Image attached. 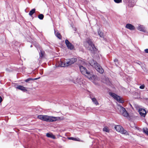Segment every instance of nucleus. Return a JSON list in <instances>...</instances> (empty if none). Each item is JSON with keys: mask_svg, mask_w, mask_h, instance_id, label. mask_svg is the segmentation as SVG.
<instances>
[{"mask_svg": "<svg viewBox=\"0 0 148 148\" xmlns=\"http://www.w3.org/2000/svg\"><path fill=\"white\" fill-rule=\"evenodd\" d=\"M2 101V99L1 97L0 96V103H1Z\"/></svg>", "mask_w": 148, "mask_h": 148, "instance_id": "34", "label": "nucleus"}, {"mask_svg": "<svg viewBox=\"0 0 148 148\" xmlns=\"http://www.w3.org/2000/svg\"><path fill=\"white\" fill-rule=\"evenodd\" d=\"M77 59L76 58H72L70 59H68L65 60L64 62H61L60 64L62 67L67 66L74 64L77 61Z\"/></svg>", "mask_w": 148, "mask_h": 148, "instance_id": "3", "label": "nucleus"}, {"mask_svg": "<svg viewBox=\"0 0 148 148\" xmlns=\"http://www.w3.org/2000/svg\"><path fill=\"white\" fill-rule=\"evenodd\" d=\"M120 108V114H122L123 113L125 112L126 110L125 109V108L122 107L121 106H119Z\"/></svg>", "mask_w": 148, "mask_h": 148, "instance_id": "16", "label": "nucleus"}, {"mask_svg": "<svg viewBox=\"0 0 148 148\" xmlns=\"http://www.w3.org/2000/svg\"><path fill=\"white\" fill-rule=\"evenodd\" d=\"M143 130L144 132L148 135V129L147 128H143Z\"/></svg>", "mask_w": 148, "mask_h": 148, "instance_id": "23", "label": "nucleus"}, {"mask_svg": "<svg viewBox=\"0 0 148 148\" xmlns=\"http://www.w3.org/2000/svg\"><path fill=\"white\" fill-rule=\"evenodd\" d=\"M137 29L140 31L145 32L146 31L145 27L143 25H139L138 27H137Z\"/></svg>", "mask_w": 148, "mask_h": 148, "instance_id": "12", "label": "nucleus"}, {"mask_svg": "<svg viewBox=\"0 0 148 148\" xmlns=\"http://www.w3.org/2000/svg\"><path fill=\"white\" fill-rule=\"evenodd\" d=\"M98 34L101 37L104 38L103 34L102 32H100V31H99L98 32Z\"/></svg>", "mask_w": 148, "mask_h": 148, "instance_id": "26", "label": "nucleus"}, {"mask_svg": "<svg viewBox=\"0 0 148 148\" xmlns=\"http://www.w3.org/2000/svg\"><path fill=\"white\" fill-rule=\"evenodd\" d=\"M141 68L143 69L144 71H146V68L145 65L144 64H141L140 65Z\"/></svg>", "mask_w": 148, "mask_h": 148, "instance_id": "24", "label": "nucleus"}, {"mask_svg": "<svg viewBox=\"0 0 148 148\" xmlns=\"http://www.w3.org/2000/svg\"><path fill=\"white\" fill-rule=\"evenodd\" d=\"M16 88L23 92H25L27 91L25 87L21 85H19L18 86H17Z\"/></svg>", "mask_w": 148, "mask_h": 148, "instance_id": "13", "label": "nucleus"}, {"mask_svg": "<svg viewBox=\"0 0 148 148\" xmlns=\"http://www.w3.org/2000/svg\"><path fill=\"white\" fill-rule=\"evenodd\" d=\"M122 115L125 117H129V114L126 110L122 114Z\"/></svg>", "mask_w": 148, "mask_h": 148, "instance_id": "21", "label": "nucleus"}, {"mask_svg": "<svg viewBox=\"0 0 148 148\" xmlns=\"http://www.w3.org/2000/svg\"><path fill=\"white\" fill-rule=\"evenodd\" d=\"M125 27L130 30H134L135 29V27L134 26L131 24L128 23L125 26Z\"/></svg>", "mask_w": 148, "mask_h": 148, "instance_id": "10", "label": "nucleus"}, {"mask_svg": "<svg viewBox=\"0 0 148 148\" xmlns=\"http://www.w3.org/2000/svg\"><path fill=\"white\" fill-rule=\"evenodd\" d=\"M114 1L116 3H119L122 2V0H114Z\"/></svg>", "mask_w": 148, "mask_h": 148, "instance_id": "28", "label": "nucleus"}, {"mask_svg": "<svg viewBox=\"0 0 148 148\" xmlns=\"http://www.w3.org/2000/svg\"><path fill=\"white\" fill-rule=\"evenodd\" d=\"M138 112L140 116L144 117L145 116L147 113L145 110L142 108H140L139 109Z\"/></svg>", "mask_w": 148, "mask_h": 148, "instance_id": "9", "label": "nucleus"}, {"mask_svg": "<svg viewBox=\"0 0 148 148\" xmlns=\"http://www.w3.org/2000/svg\"><path fill=\"white\" fill-rule=\"evenodd\" d=\"M86 42L87 44L85 45L86 47L88 50L90 51L91 53H95L97 49L93 44L92 39L90 38L88 39L87 40Z\"/></svg>", "mask_w": 148, "mask_h": 148, "instance_id": "2", "label": "nucleus"}, {"mask_svg": "<svg viewBox=\"0 0 148 148\" xmlns=\"http://www.w3.org/2000/svg\"><path fill=\"white\" fill-rule=\"evenodd\" d=\"M38 79V78H28L27 79L25 80V81L26 82H29V81H30L31 80H35L37 79Z\"/></svg>", "mask_w": 148, "mask_h": 148, "instance_id": "19", "label": "nucleus"}, {"mask_svg": "<svg viewBox=\"0 0 148 148\" xmlns=\"http://www.w3.org/2000/svg\"><path fill=\"white\" fill-rule=\"evenodd\" d=\"M74 83L75 84H76V83H76V82H74Z\"/></svg>", "mask_w": 148, "mask_h": 148, "instance_id": "37", "label": "nucleus"}, {"mask_svg": "<svg viewBox=\"0 0 148 148\" xmlns=\"http://www.w3.org/2000/svg\"><path fill=\"white\" fill-rule=\"evenodd\" d=\"M109 94L110 96L112 97L114 99L119 102L121 103L124 102V101L120 97L117 95L111 92H110Z\"/></svg>", "mask_w": 148, "mask_h": 148, "instance_id": "6", "label": "nucleus"}, {"mask_svg": "<svg viewBox=\"0 0 148 148\" xmlns=\"http://www.w3.org/2000/svg\"><path fill=\"white\" fill-rule=\"evenodd\" d=\"M123 1L126 3H129V5L131 7L133 6L134 5V3H133V4H131L130 3L131 2L130 1V0H123Z\"/></svg>", "mask_w": 148, "mask_h": 148, "instance_id": "17", "label": "nucleus"}, {"mask_svg": "<svg viewBox=\"0 0 148 148\" xmlns=\"http://www.w3.org/2000/svg\"><path fill=\"white\" fill-rule=\"evenodd\" d=\"M90 64L93 67L95 68L96 70L100 73H103L104 70L99 64L97 62L94 60H92L90 61Z\"/></svg>", "mask_w": 148, "mask_h": 148, "instance_id": "4", "label": "nucleus"}, {"mask_svg": "<svg viewBox=\"0 0 148 148\" xmlns=\"http://www.w3.org/2000/svg\"><path fill=\"white\" fill-rule=\"evenodd\" d=\"M139 88L140 89H143L145 88V85L144 84L140 86Z\"/></svg>", "mask_w": 148, "mask_h": 148, "instance_id": "30", "label": "nucleus"}, {"mask_svg": "<svg viewBox=\"0 0 148 148\" xmlns=\"http://www.w3.org/2000/svg\"><path fill=\"white\" fill-rule=\"evenodd\" d=\"M54 33L56 36L59 39H61L62 36L60 33L54 30Z\"/></svg>", "mask_w": 148, "mask_h": 148, "instance_id": "14", "label": "nucleus"}, {"mask_svg": "<svg viewBox=\"0 0 148 148\" xmlns=\"http://www.w3.org/2000/svg\"><path fill=\"white\" fill-rule=\"evenodd\" d=\"M136 63L139 64L140 66L141 65L140 64H142L141 62H136Z\"/></svg>", "mask_w": 148, "mask_h": 148, "instance_id": "31", "label": "nucleus"}, {"mask_svg": "<svg viewBox=\"0 0 148 148\" xmlns=\"http://www.w3.org/2000/svg\"><path fill=\"white\" fill-rule=\"evenodd\" d=\"M36 47H37V49H38V46H36Z\"/></svg>", "mask_w": 148, "mask_h": 148, "instance_id": "36", "label": "nucleus"}, {"mask_svg": "<svg viewBox=\"0 0 148 148\" xmlns=\"http://www.w3.org/2000/svg\"><path fill=\"white\" fill-rule=\"evenodd\" d=\"M43 115H39L38 116V118L40 119L43 120Z\"/></svg>", "mask_w": 148, "mask_h": 148, "instance_id": "27", "label": "nucleus"}, {"mask_svg": "<svg viewBox=\"0 0 148 148\" xmlns=\"http://www.w3.org/2000/svg\"><path fill=\"white\" fill-rule=\"evenodd\" d=\"M79 68L81 73L85 75L90 80H93L95 79V76L92 72L88 71L86 68L83 66H79Z\"/></svg>", "mask_w": 148, "mask_h": 148, "instance_id": "1", "label": "nucleus"}, {"mask_svg": "<svg viewBox=\"0 0 148 148\" xmlns=\"http://www.w3.org/2000/svg\"><path fill=\"white\" fill-rule=\"evenodd\" d=\"M145 51L146 53H148V49H145Z\"/></svg>", "mask_w": 148, "mask_h": 148, "instance_id": "32", "label": "nucleus"}, {"mask_svg": "<svg viewBox=\"0 0 148 148\" xmlns=\"http://www.w3.org/2000/svg\"><path fill=\"white\" fill-rule=\"evenodd\" d=\"M69 139L70 140H75V141H77L78 140H77V138H75L72 137H69Z\"/></svg>", "mask_w": 148, "mask_h": 148, "instance_id": "29", "label": "nucleus"}, {"mask_svg": "<svg viewBox=\"0 0 148 148\" xmlns=\"http://www.w3.org/2000/svg\"><path fill=\"white\" fill-rule=\"evenodd\" d=\"M46 136L50 138L53 139H55L56 138L55 136L51 133H47L46 134Z\"/></svg>", "mask_w": 148, "mask_h": 148, "instance_id": "15", "label": "nucleus"}, {"mask_svg": "<svg viewBox=\"0 0 148 148\" xmlns=\"http://www.w3.org/2000/svg\"><path fill=\"white\" fill-rule=\"evenodd\" d=\"M39 49L40 50V51L39 52L40 58V59H42L44 58L45 56V52L41 48H39Z\"/></svg>", "mask_w": 148, "mask_h": 148, "instance_id": "11", "label": "nucleus"}, {"mask_svg": "<svg viewBox=\"0 0 148 148\" xmlns=\"http://www.w3.org/2000/svg\"><path fill=\"white\" fill-rule=\"evenodd\" d=\"M44 17V16L42 14H40L38 16V18L40 20H42Z\"/></svg>", "mask_w": 148, "mask_h": 148, "instance_id": "25", "label": "nucleus"}, {"mask_svg": "<svg viewBox=\"0 0 148 148\" xmlns=\"http://www.w3.org/2000/svg\"><path fill=\"white\" fill-rule=\"evenodd\" d=\"M118 60L117 59H115L114 60V62H118Z\"/></svg>", "mask_w": 148, "mask_h": 148, "instance_id": "33", "label": "nucleus"}, {"mask_svg": "<svg viewBox=\"0 0 148 148\" xmlns=\"http://www.w3.org/2000/svg\"><path fill=\"white\" fill-rule=\"evenodd\" d=\"M103 131H105L107 132H109L110 130L108 127L105 126L103 128Z\"/></svg>", "mask_w": 148, "mask_h": 148, "instance_id": "22", "label": "nucleus"}, {"mask_svg": "<svg viewBox=\"0 0 148 148\" xmlns=\"http://www.w3.org/2000/svg\"><path fill=\"white\" fill-rule=\"evenodd\" d=\"M65 43L68 49H70L71 50H72L74 49V46L73 45H72L71 43H70L69 41L68 40L66 39L65 40Z\"/></svg>", "mask_w": 148, "mask_h": 148, "instance_id": "8", "label": "nucleus"}, {"mask_svg": "<svg viewBox=\"0 0 148 148\" xmlns=\"http://www.w3.org/2000/svg\"><path fill=\"white\" fill-rule=\"evenodd\" d=\"M35 9L34 8L33 9L29 12V15L30 16H32L33 14L35 13Z\"/></svg>", "mask_w": 148, "mask_h": 148, "instance_id": "20", "label": "nucleus"}, {"mask_svg": "<svg viewBox=\"0 0 148 148\" xmlns=\"http://www.w3.org/2000/svg\"><path fill=\"white\" fill-rule=\"evenodd\" d=\"M32 47V45H31L30 47Z\"/></svg>", "mask_w": 148, "mask_h": 148, "instance_id": "38", "label": "nucleus"}, {"mask_svg": "<svg viewBox=\"0 0 148 148\" xmlns=\"http://www.w3.org/2000/svg\"><path fill=\"white\" fill-rule=\"evenodd\" d=\"M114 128L117 131L120 132L122 134H127V131L124 130L123 128L121 125H116L115 126Z\"/></svg>", "mask_w": 148, "mask_h": 148, "instance_id": "7", "label": "nucleus"}, {"mask_svg": "<svg viewBox=\"0 0 148 148\" xmlns=\"http://www.w3.org/2000/svg\"><path fill=\"white\" fill-rule=\"evenodd\" d=\"M43 120L47 122H53L57 120V117L53 116L43 115Z\"/></svg>", "mask_w": 148, "mask_h": 148, "instance_id": "5", "label": "nucleus"}, {"mask_svg": "<svg viewBox=\"0 0 148 148\" xmlns=\"http://www.w3.org/2000/svg\"><path fill=\"white\" fill-rule=\"evenodd\" d=\"M6 70L7 71H9V70H8V69H6Z\"/></svg>", "mask_w": 148, "mask_h": 148, "instance_id": "35", "label": "nucleus"}, {"mask_svg": "<svg viewBox=\"0 0 148 148\" xmlns=\"http://www.w3.org/2000/svg\"><path fill=\"white\" fill-rule=\"evenodd\" d=\"M92 100L94 103L96 105L99 104L97 99L95 98H91Z\"/></svg>", "mask_w": 148, "mask_h": 148, "instance_id": "18", "label": "nucleus"}]
</instances>
